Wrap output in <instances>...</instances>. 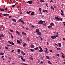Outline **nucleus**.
<instances>
[{
  "mask_svg": "<svg viewBox=\"0 0 65 65\" xmlns=\"http://www.w3.org/2000/svg\"><path fill=\"white\" fill-rule=\"evenodd\" d=\"M8 43H9L10 44H11L12 42H10V41H8Z\"/></svg>",
  "mask_w": 65,
  "mask_h": 65,
  "instance_id": "nucleus-42",
  "label": "nucleus"
},
{
  "mask_svg": "<svg viewBox=\"0 0 65 65\" xmlns=\"http://www.w3.org/2000/svg\"><path fill=\"white\" fill-rule=\"evenodd\" d=\"M54 8H56V6H54Z\"/></svg>",
  "mask_w": 65,
  "mask_h": 65,
  "instance_id": "nucleus-49",
  "label": "nucleus"
},
{
  "mask_svg": "<svg viewBox=\"0 0 65 65\" xmlns=\"http://www.w3.org/2000/svg\"><path fill=\"white\" fill-rule=\"evenodd\" d=\"M23 53H24V52H23V51H22L21 52V54H23Z\"/></svg>",
  "mask_w": 65,
  "mask_h": 65,
  "instance_id": "nucleus-63",
  "label": "nucleus"
},
{
  "mask_svg": "<svg viewBox=\"0 0 65 65\" xmlns=\"http://www.w3.org/2000/svg\"><path fill=\"white\" fill-rule=\"evenodd\" d=\"M61 12L62 13H63L64 12V11H63L61 10Z\"/></svg>",
  "mask_w": 65,
  "mask_h": 65,
  "instance_id": "nucleus-52",
  "label": "nucleus"
},
{
  "mask_svg": "<svg viewBox=\"0 0 65 65\" xmlns=\"http://www.w3.org/2000/svg\"><path fill=\"white\" fill-rule=\"evenodd\" d=\"M39 48V47H38L37 48H34V50H38Z\"/></svg>",
  "mask_w": 65,
  "mask_h": 65,
  "instance_id": "nucleus-26",
  "label": "nucleus"
},
{
  "mask_svg": "<svg viewBox=\"0 0 65 65\" xmlns=\"http://www.w3.org/2000/svg\"><path fill=\"white\" fill-rule=\"evenodd\" d=\"M4 9H0V10H1V11H4Z\"/></svg>",
  "mask_w": 65,
  "mask_h": 65,
  "instance_id": "nucleus-28",
  "label": "nucleus"
},
{
  "mask_svg": "<svg viewBox=\"0 0 65 65\" xmlns=\"http://www.w3.org/2000/svg\"><path fill=\"white\" fill-rule=\"evenodd\" d=\"M41 32H37V35H39V36L41 35Z\"/></svg>",
  "mask_w": 65,
  "mask_h": 65,
  "instance_id": "nucleus-9",
  "label": "nucleus"
},
{
  "mask_svg": "<svg viewBox=\"0 0 65 65\" xmlns=\"http://www.w3.org/2000/svg\"><path fill=\"white\" fill-rule=\"evenodd\" d=\"M26 30H29V29L27 27L26 28Z\"/></svg>",
  "mask_w": 65,
  "mask_h": 65,
  "instance_id": "nucleus-61",
  "label": "nucleus"
},
{
  "mask_svg": "<svg viewBox=\"0 0 65 65\" xmlns=\"http://www.w3.org/2000/svg\"><path fill=\"white\" fill-rule=\"evenodd\" d=\"M61 15L62 16H63L64 15V14H63V13H61Z\"/></svg>",
  "mask_w": 65,
  "mask_h": 65,
  "instance_id": "nucleus-50",
  "label": "nucleus"
},
{
  "mask_svg": "<svg viewBox=\"0 0 65 65\" xmlns=\"http://www.w3.org/2000/svg\"><path fill=\"white\" fill-rule=\"evenodd\" d=\"M36 33H38L39 32V30L38 29H36Z\"/></svg>",
  "mask_w": 65,
  "mask_h": 65,
  "instance_id": "nucleus-12",
  "label": "nucleus"
},
{
  "mask_svg": "<svg viewBox=\"0 0 65 65\" xmlns=\"http://www.w3.org/2000/svg\"><path fill=\"white\" fill-rule=\"evenodd\" d=\"M2 37H4V35L3 34H2L1 35H0V39H2Z\"/></svg>",
  "mask_w": 65,
  "mask_h": 65,
  "instance_id": "nucleus-8",
  "label": "nucleus"
},
{
  "mask_svg": "<svg viewBox=\"0 0 65 65\" xmlns=\"http://www.w3.org/2000/svg\"><path fill=\"white\" fill-rule=\"evenodd\" d=\"M11 44L12 45H14V43L13 42H12Z\"/></svg>",
  "mask_w": 65,
  "mask_h": 65,
  "instance_id": "nucleus-48",
  "label": "nucleus"
},
{
  "mask_svg": "<svg viewBox=\"0 0 65 65\" xmlns=\"http://www.w3.org/2000/svg\"><path fill=\"white\" fill-rule=\"evenodd\" d=\"M5 48L6 50H8V47H5Z\"/></svg>",
  "mask_w": 65,
  "mask_h": 65,
  "instance_id": "nucleus-45",
  "label": "nucleus"
},
{
  "mask_svg": "<svg viewBox=\"0 0 65 65\" xmlns=\"http://www.w3.org/2000/svg\"><path fill=\"white\" fill-rule=\"evenodd\" d=\"M21 59L22 60H23V61H25V59H24V58L23 57H21Z\"/></svg>",
  "mask_w": 65,
  "mask_h": 65,
  "instance_id": "nucleus-25",
  "label": "nucleus"
},
{
  "mask_svg": "<svg viewBox=\"0 0 65 65\" xmlns=\"http://www.w3.org/2000/svg\"><path fill=\"white\" fill-rule=\"evenodd\" d=\"M16 33L18 35H20V32H19L18 31H16Z\"/></svg>",
  "mask_w": 65,
  "mask_h": 65,
  "instance_id": "nucleus-11",
  "label": "nucleus"
},
{
  "mask_svg": "<svg viewBox=\"0 0 65 65\" xmlns=\"http://www.w3.org/2000/svg\"><path fill=\"white\" fill-rule=\"evenodd\" d=\"M4 55V53H0V55Z\"/></svg>",
  "mask_w": 65,
  "mask_h": 65,
  "instance_id": "nucleus-38",
  "label": "nucleus"
},
{
  "mask_svg": "<svg viewBox=\"0 0 65 65\" xmlns=\"http://www.w3.org/2000/svg\"><path fill=\"white\" fill-rule=\"evenodd\" d=\"M29 59L31 60H33V58L32 57H30L29 58Z\"/></svg>",
  "mask_w": 65,
  "mask_h": 65,
  "instance_id": "nucleus-40",
  "label": "nucleus"
},
{
  "mask_svg": "<svg viewBox=\"0 0 65 65\" xmlns=\"http://www.w3.org/2000/svg\"><path fill=\"white\" fill-rule=\"evenodd\" d=\"M31 27H34V26L33 25H32Z\"/></svg>",
  "mask_w": 65,
  "mask_h": 65,
  "instance_id": "nucleus-64",
  "label": "nucleus"
},
{
  "mask_svg": "<svg viewBox=\"0 0 65 65\" xmlns=\"http://www.w3.org/2000/svg\"><path fill=\"white\" fill-rule=\"evenodd\" d=\"M32 12L31 11H30L29 12L28 11L27 12V14H30L31 12Z\"/></svg>",
  "mask_w": 65,
  "mask_h": 65,
  "instance_id": "nucleus-19",
  "label": "nucleus"
},
{
  "mask_svg": "<svg viewBox=\"0 0 65 65\" xmlns=\"http://www.w3.org/2000/svg\"><path fill=\"white\" fill-rule=\"evenodd\" d=\"M30 50L32 52H34V49H30Z\"/></svg>",
  "mask_w": 65,
  "mask_h": 65,
  "instance_id": "nucleus-33",
  "label": "nucleus"
},
{
  "mask_svg": "<svg viewBox=\"0 0 65 65\" xmlns=\"http://www.w3.org/2000/svg\"><path fill=\"white\" fill-rule=\"evenodd\" d=\"M27 3H29V4H32V2L31 1H27Z\"/></svg>",
  "mask_w": 65,
  "mask_h": 65,
  "instance_id": "nucleus-5",
  "label": "nucleus"
},
{
  "mask_svg": "<svg viewBox=\"0 0 65 65\" xmlns=\"http://www.w3.org/2000/svg\"><path fill=\"white\" fill-rule=\"evenodd\" d=\"M39 48H40V50L39 51V53H41V52H43V50H42V48L40 46L39 47Z\"/></svg>",
  "mask_w": 65,
  "mask_h": 65,
  "instance_id": "nucleus-3",
  "label": "nucleus"
},
{
  "mask_svg": "<svg viewBox=\"0 0 65 65\" xmlns=\"http://www.w3.org/2000/svg\"><path fill=\"white\" fill-rule=\"evenodd\" d=\"M3 15L5 16V17H7V16H9V15L8 14L6 13V14H3Z\"/></svg>",
  "mask_w": 65,
  "mask_h": 65,
  "instance_id": "nucleus-6",
  "label": "nucleus"
},
{
  "mask_svg": "<svg viewBox=\"0 0 65 65\" xmlns=\"http://www.w3.org/2000/svg\"><path fill=\"white\" fill-rule=\"evenodd\" d=\"M57 50H58V51H61V49L60 48H57Z\"/></svg>",
  "mask_w": 65,
  "mask_h": 65,
  "instance_id": "nucleus-32",
  "label": "nucleus"
},
{
  "mask_svg": "<svg viewBox=\"0 0 65 65\" xmlns=\"http://www.w3.org/2000/svg\"><path fill=\"white\" fill-rule=\"evenodd\" d=\"M11 36L12 38V39H13V36H12V35H11Z\"/></svg>",
  "mask_w": 65,
  "mask_h": 65,
  "instance_id": "nucleus-36",
  "label": "nucleus"
},
{
  "mask_svg": "<svg viewBox=\"0 0 65 65\" xmlns=\"http://www.w3.org/2000/svg\"><path fill=\"white\" fill-rule=\"evenodd\" d=\"M26 45H27V43H25L24 44V45H23V46H25V47H26Z\"/></svg>",
  "mask_w": 65,
  "mask_h": 65,
  "instance_id": "nucleus-16",
  "label": "nucleus"
},
{
  "mask_svg": "<svg viewBox=\"0 0 65 65\" xmlns=\"http://www.w3.org/2000/svg\"><path fill=\"white\" fill-rule=\"evenodd\" d=\"M43 62H42V61H41V63H40V64H43Z\"/></svg>",
  "mask_w": 65,
  "mask_h": 65,
  "instance_id": "nucleus-51",
  "label": "nucleus"
},
{
  "mask_svg": "<svg viewBox=\"0 0 65 65\" xmlns=\"http://www.w3.org/2000/svg\"><path fill=\"white\" fill-rule=\"evenodd\" d=\"M23 54L24 55H25V53L24 52L23 53Z\"/></svg>",
  "mask_w": 65,
  "mask_h": 65,
  "instance_id": "nucleus-58",
  "label": "nucleus"
},
{
  "mask_svg": "<svg viewBox=\"0 0 65 65\" xmlns=\"http://www.w3.org/2000/svg\"><path fill=\"white\" fill-rule=\"evenodd\" d=\"M30 47L31 48H34V47H35V46H34V45L32 44L31 45Z\"/></svg>",
  "mask_w": 65,
  "mask_h": 65,
  "instance_id": "nucleus-7",
  "label": "nucleus"
},
{
  "mask_svg": "<svg viewBox=\"0 0 65 65\" xmlns=\"http://www.w3.org/2000/svg\"><path fill=\"white\" fill-rule=\"evenodd\" d=\"M58 17H55V19H56V21H58Z\"/></svg>",
  "mask_w": 65,
  "mask_h": 65,
  "instance_id": "nucleus-15",
  "label": "nucleus"
},
{
  "mask_svg": "<svg viewBox=\"0 0 65 65\" xmlns=\"http://www.w3.org/2000/svg\"><path fill=\"white\" fill-rule=\"evenodd\" d=\"M60 20H61L60 21H62V18H58V21H59Z\"/></svg>",
  "mask_w": 65,
  "mask_h": 65,
  "instance_id": "nucleus-10",
  "label": "nucleus"
},
{
  "mask_svg": "<svg viewBox=\"0 0 65 65\" xmlns=\"http://www.w3.org/2000/svg\"><path fill=\"white\" fill-rule=\"evenodd\" d=\"M12 20L13 21V22H16L17 21V20H16L14 19H12Z\"/></svg>",
  "mask_w": 65,
  "mask_h": 65,
  "instance_id": "nucleus-13",
  "label": "nucleus"
},
{
  "mask_svg": "<svg viewBox=\"0 0 65 65\" xmlns=\"http://www.w3.org/2000/svg\"><path fill=\"white\" fill-rule=\"evenodd\" d=\"M41 39V41H42V40H43V39L42 38H41V37H40Z\"/></svg>",
  "mask_w": 65,
  "mask_h": 65,
  "instance_id": "nucleus-43",
  "label": "nucleus"
},
{
  "mask_svg": "<svg viewBox=\"0 0 65 65\" xmlns=\"http://www.w3.org/2000/svg\"><path fill=\"white\" fill-rule=\"evenodd\" d=\"M44 23H45V22L44 21H42V20H40L39 21V22L38 23V24H43Z\"/></svg>",
  "mask_w": 65,
  "mask_h": 65,
  "instance_id": "nucleus-1",
  "label": "nucleus"
},
{
  "mask_svg": "<svg viewBox=\"0 0 65 65\" xmlns=\"http://www.w3.org/2000/svg\"><path fill=\"white\" fill-rule=\"evenodd\" d=\"M9 31H10L11 32H13V31L12 30L10 29Z\"/></svg>",
  "mask_w": 65,
  "mask_h": 65,
  "instance_id": "nucleus-30",
  "label": "nucleus"
},
{
  "mask_svg": "<svg viewBox=\"0 0 65 65\" xmlns=\"http://www.w3.org/2000/svg\"><path fill=\"white\" fill-rule=\"evenodd\" d=\"M39 9L40 11H41V8H39Z\"/></svg>",
  "mask_w": 65,
  "mask_h": 65,
  "instance_id": "nucleus-37",
  "label": "nucleus"
},
{
  "mask_svg": "<svg viewBox=\"0 0 65 65\" xmlns=\"http://www.w3.org/2000/svg\"><path fill=\"white\" fill-rule=\"evenodd\" d=\"M27 40L28 41H30V39H29V38H28L27 39Z\"/></svg>",
  "mask_w": 65,
  "mask_h": 65,
  "instance_id": "nucleus-39",
  "label": "nucleus"
},
{
  "mask_svg": "<svg viewBox=\"0 0 65 65\" xmlns=\"http://www.w3.org/2000/svg\"><path fill=\"white\" fill-rule=\"evenodd\" d=\"M51 8L53 10H55V9L53 7H52V6L51 7Z\"/></svg>",
  "mask_w": 65,
  "mask_h": 65,
  "instance_id": "nucleus-34",
  "label": "nucleus"
},
{
  "mask_svg": "<svg viewBox=\"0 0 65 65\" xmlns=\"http://www.w3.org/2000/svg\"><path fill=\"white\" fill-rule=\"evenodd\" d=\"M11 45H7V46H10Z\"/></svg>",
  "mask_w": 65,
  "mask_h": 65,
  "instance_id": "nucleus-57",
  "label": "nucleus"
},
{
  "mask_svg": "<svg viewBox=\"0 0 65 65\" xmlns=\"http://www.w3.org/2000/svg\"><path fill=\"white\" fill-rule=\"evenodd\" d=\"M46 57L48 59H50V57H49V56H46Z\"/></svg>",
  "mask_w": 65,
  "mask_h": 65,
  "instance_id": "nucleus-31",
  "label": "nucleus"
},
{
  "mask_svg": "<svg viewBox=\"0 0 65 65\" xmlns=\"http://www.w3.org/2000/svg\"><path fill=\"white\" fill-rule=\"evenodd\" d=\"M52 27V26H49L47 27V28L48 29H51Z\"/></svg>",
  "mask_w": 65,
  "mask_h": 65,
  "instance_id": "nucleus-17",
  "label": "nucleus"
},
{
  "mask_svg": "<svg viewBox=\"0 0 65 65\" xmlns=\"http://www.w3.org/2000/svg\"><path fill=\"white\" fill-rule=\"evenodd\" d=\"M14 6H15V5H13L12 6V7H14Z\"/></svg>",
  "mask_w": 65,
  "mask_h": 65,
  "instance_id": "nucleus-47",
  "label": "nucleus"
},
{
  "mask_svg": "<svg viewBox=\"0 0 65 65\" xmlns=\"http://www.w3.org/2000/svg\"><path fill=\"white\" fill-rule=\"evenodd\" d=\"M14 50H12L11 52V53H13V52H14Z\"/></svg>",
  "mask_w": 65,
  "mask_h": 65,
  "instance_id": "nucleus-44",
  "label": "nucleus"
},
{
  "mask_svg": "<svg viewBox=\"0 0 65 65\" xmlns=\"http://www.w3.org/2000/svg\"><path fill=\"white\" fill-rule=\"evenodd\" d=\"M45 49L46 50L45 52V53H46V52H47V48L46 47V48H45Z\"/></svg>",
  "mask_w": 65,
  "mask_h": 65,
  "instance_id": "nucleus-29",
  "label": "nucleus"
},
{
  "mask_svg": "<svg viewBox=\"0 0 65 65\" xmlns=\"http://www.w3.org/2000/svg\"><path fill=\"white\" fill-rule=\"evenodd\" d=\"M20 52H21V51L20 49H18L17 51V52L18 53H20Z\"/></svg>",
  "mask_w": 65,
  "mask_h": 65,
  "instance_id": "nucleus-20",
  "label": "nucleus"
},
{
  "mask_svg": "<svg viewBox=\"0 0 65 65\" xmlns=\"http://www.w3.org/2000/svg\"><path fill=\"white\" fill-rule=\"evenodd\" d=\"M55 45H57V46H58V44H57L56 43H55Z\"/></svg>",
  "mask_w": 65,
  "mask_h": 65,
  "instance_id": "nucleus-62",
  "label": "nucleus"
},
{
  "mask_svg": "<svg viewBox=\"0 0 65 65\" xmlns=\"http://www.w3.org/2000/svg\"><path fill=\"white\" fill-rule=\"evenodd\" d=\"M58 45L59 46V47H61V43H59V45Z\"/></svg>",
  "mask_w": 65,
  "mask_h": 65,
  "instance_id": "nucleus-24",
  "label": "nucleus"
},
{
  "mask_svg": "<svg viewBox=\"0 0 65 65\" xmlns=\"http://www.w3.org/2000/svg\"><path fill=\"white\" fill-rule=\"evenodd\" d=\"M62 57H63V58H65V57H64V56L63 55L62 56Z\"/></svg>",
  "mask_w": 65,
  "mask_h": 65,
  "instance_id": "nucleus-54",
  "label": "nucleus"
},
{
  "mask_svg": "<svg viewBox=\"0 0 65 65\" xmlns=\"http://www.w3.org/2000/svg\"><path fill=\"white\" fill-rule=\"evenodd\" d=\"M63 40H64V41H65V38H63Z\"/></svg>",
  "mask_w": 65,
  "mask_h": 65,
  "instance_id": "nucleus-59",
  "label": "nucleus"
},
{
  "mask_svg": "<svg viewBox=\"0 0 65 65\" xmlns=\"http://www.w3.org/2000/svg\"><path fill=\"white\" fill-rule=\"evenodd\" d=\"M9 58L10 60H11V57H9Z\"/></svg>",
  "mask_w": 65,
  "mask_h": 65,
  "instance_id": "nucleus-56",
  "label": "nucleus"
},
{
  "mask_svg": "<svg viewBox=\"0 0 65 65\" xmlns=\"http://www.w3.org/2000/svg\"><path fill=\"white\" fill-rule=\"evenodd\" d=\"M48 63L49 64H52V65L53 63H52L51 62V61H48Z\"/></svg>",
  "mask_w": 65,
  "mask_h": 65,
  "instance_id": "nucleus-18",
  "label": "nucleus"
},
{
  "mask_svg": "<svg viewBox=\"0 0 65 65\" xmlns=\"http://www.w3.org/2000/svg\"><path fill=\"white\" fill-rule=\"evenodd\" d=\"M50 26H54V23H51L50 24Z\"/></svg>",
  "mask_w": 65,
  "mask_h": 65,
  "instance_id": "nucleus-21",
  "label": "nucleus"
},
{
  "mask_svg": "<svg viewBox=\"0 0 65 65\" xmlns=\"http://www.w3.org/2000/svg\"><path fill=\"white\" fill-rule=\"evenodd\" d=\"M22 34H23V35H26V33L23 32H22Z\"/></svg>",
  "mask_w": 65,
  "mask_h": 65,
  "instance_id": "nucleus-22",
  "label": "nucleus"
},
{
  "mask_svg": "<svg viewBox=\"0 0 65 65\" xmlns=\"http://www.w3.org/2000/svg\"><path fill=\"white\" fill-rule=\"evenodd\" d=\"M53 2V0H51V1H50V2Z\"/></svg>",
  "mask_w": 65,
  "mask_h": 65,
  "instance_id": "nucleus-53",
  "label": "nucleus"
},
{
  "mask_svg": "<svg viewBox=\"0 0 65 65\" xmlns=\"http://www.w3.org/2000/svg\"><path fill=\"white\" fill-rule=\"evenodd\" d=\"M20 41H22V39H20Z\"/></svg>",
  "mask_w": 65,
  "mask_h": 65,
  "instance_id": "nucleus-55",
  "label": "nucleus"
},
{
  "mask_svg": "<svg viewBox=\"0 0 65 65\" xmlns=\"http://www.w3.org/2000/svg\"><path fill=\"white\" fill-rule=\"evenodd\" d=\"M46 5L47 7H48V6H47V4H46Z\"/></svg>",
  "mask_w": 65,
  "mask_h": 65,
  "instance_id": "nucleus-60",
  "label": "nucleus"
},
{
  "mask_svg": "<svg viewBox=\"0 0 65 65\" xmlns=\"http://www.w3.org/2000/svg\"><path fill=\"white\" fill-rule=\"evenodd\" d=\"M17 8L18 9H19V8H20V6H17Z\"/></svg>",
  "mask_w": 65,
  "mask_h": 65,
  "instance_id": "nucleus-27",
  "label": "nucleus"
},
{
  "mask_svg": "<svg viewBox=\"0 0 65 65\" xmlns=\"http://www.w3.org/2000/svg\"><path fill=\"white\" fill-rule=\"evenodd\" d=\"M58 37V35H56V36H51V38L52 39H55L56 37Z\"/></svg>",
  "mask_w": 65,
  "mask_h": 65,
  "instance_id": "nucleus-2",
  "label": "nucleus"
},
{
  "mask_svg": "<svg viewBox=\"0 0 65 65\" xmlns=\"http://www.w3.org/2000/svg\"><path fill=\"white\" fill-rule=\"evenodd\" d=\"M21 21V23L23 24H25V22H23V20H21V19H20L19 20H18V22H20Z\"/></svg>",
  "mask_w": 65,
  "mask_h": 65,
  "instance_id": "nucleus-4",
  "label": "nucleus"
},
{
  "mask_svg": "<svg viewBox=\"0 0 65 65\" xmlns=\"http://www.w3.org/2000/svg\"><path fill=\"white\" fill-rule=\"evenodd\" d=\"M43 26H45L46 25V24H43Z\"/></svg>",
  "mask_w": 65,
  "mask_h": 65,
  "instance_id": "nucleus-41",
  "label": "nucleus"
},
{
  "mask_svg": "<svg viewBox=\"0 0 65 65\" xmlns=\"http://www.w3.org/2000/svg\"><path fill=\"white\" fill-rule=\"evenodd\" d=\"M41 2H44V1L42 0H41L40 1Z\"/></svg>",
  "mask_w": 65,
  "mask_h": 65,
  "instance_id": "nucleus-35",
  "label": "nucleus"
},
{
  "mask_svg": "<svg viewBox=\"0 0 65 65\" xmlns=\"http://www.w3.org/2000/svg\"><path fill=\"white\" fill-rule=\"evenodd\" d=\"M49 51H50V52H53V50H49Z\"/></svg>",
  "mask_w": 65,
  "mask_h": 65,
  "instance_id": "nucleus-46",
  "label": "nucleus"
},
{
  "mask_svg": "<svg viewBox=\"0 0 65 65\" xmlns=\"http://www.w3.org/2000/svg\"><path fill=\"white\" fill-rule=\"evenodd\" d=\"M17 41L18 43H19V44H21V41L18 40Z\"/></svg>",
  "mask_w": 65,
  "mask_h": 65,
  "instance_id": "nucleus-14",
  "label": "nucleus"
},
{
  "mask_svg": "<svg viewBox=\"0 0 65 65\" xmlns=\"http://www.w3.org/2000/svg\"><path fill=\"white\" fill-rule=\"evenodd\" d=\"M31 14L32 15H34V12H33L31 13Z\"/></svg>",
  "mask_w": 65,
  "mask_h": 65,
  "instance_id": "nucleus-23",
  "label": "nucleus"
}]
</instances>
